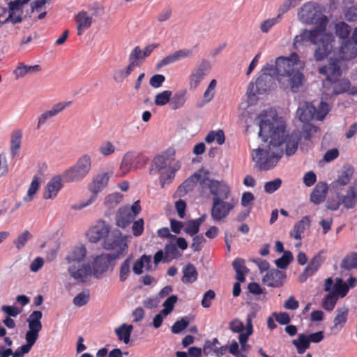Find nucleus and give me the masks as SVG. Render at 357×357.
I'll return each instance as SVG.
<instances>
[{"label":"nucleus","mask_w":357,"mask_h":357,"mask_svg":"<svg viewBox=\"0 0 357 357\" xmlns=\"http://www.w3.org/2000/svg\"><path fill=\"white\" fill-rule=\"evenodd\" d=\"M258 119L259 137L264 142L270 139L268 146L252 151V160L261 171L273 169L282 157L284 150L287 156L294 155L298 149L299 141L310 140L317 130L316 126L308 122L303 123L301 132L294 131L287 135L284 121L271 109L261 112Z\"/></svg>","instance_id":"f257e3e1"},{"label":"nucleus","mask_w":357,"mask_h":357,"mask_svg":"<svg viewBox=\"0 0 357 357\" xmlns=\"http://www.w3.org/2000/svg\"><path fill=\"white\" fill-rule=\"evenodd\" d=\"M299 61L298 55L292 53L288 57H278L275 64L267 63L262 69V75L257 79L255 83L249 84L247 93L249 96H255L271 90L275 84L273 75L278 77L279 82H287L291 92H298L305 80L303 71L298 67Z\"/></svg>","instance_id":"f03ea898"},{"label":"nucleus","mask_w":357,"mask_h":357,"mask_svg":"<svg viewBox=\"0 0 357 357\" xmlns=\"http://www.w3.org/2000/svg\"><path fill=\"white\" fill-rule=\"evenodd\" d=\"M203 184L208 189V195L213 196L211 218L215 222L224 220L237 206L238 199L231 196L230 186L223 181H206Z\"/></svg>","instance_id":"7ed1b4c3"},{"label":"nucleus","mask_w":357,"mask_h":357,"mask_svg":"<svg viewBox=\"0 0 357 357\" xmlns=\"http://www.w3.org/2000/svg\"><path fill=\"white\" fill-rule=\"evenodd\" d=\"M87 249L83 244L73 247L63 258L69 277L78 284L86 282L91 276V266L86 261Z\"/></svg>","instance_id":"20e7f679"},{"label":"nucleus","mask_w":357,"mask_h":357,"mask_svg":"<svg viewBox=\"0 0 357 357\" xmlns=\"http://www.w3.org/2000/svg\"><path fill=\"white\" fill-rule=\"evenodd\" d=\"M42 317L43 313L38 310H35L30 314L26 319L29 329L25 333L26 343L19 347L15 352L13 351L12 357H23L24 354L31 351L38 340L39 333L42 330Z\"/></svg>","instance_id":"39448f33"},{"label":"nucleus","mask_w":357,"mask_h":357,"mask_svg":"<svg viewBox=\"0 0 357 357\" xmlns=\"http://www.w3.org/2000/svg\"><path fill=\"white\" fill-rule=\"evenodd\" d=\"M92 160L89 155L84 154L79 157L77 162L62 174L66 182H79L82 181L91 172Z\"/></svg>","instance_id":"423d86ee"},{"label":"nucleus","mask_w":357,"mask_h":357,"mask_svg":"<svg viewBox=\"0 0 357 357\" xmlns=\"http://www.w3.org/2000/svg\"><path fill=\"white\" fill-rule=\"evenodd\" d=\"M127 236H122L121 232L119 229L109 230L102 245L104 249L112 250L114 254V258H118L123 255L128 248L126 243Z\"/></svg>","instance_id":"0eeeda50"},{"label":"nucleus","mask_w":357,"mask_h":357,"mask_svg":"<svg viewBox=\"0 0 357 357\" xmlns=\"http://www.w3.org/2000/svg\"><path fill=\"white\" fill-rule=\"evenodd\" d=\"M328 23L326 17L321 18L320 24L317 27L312 29H303L300 34L295 36L294 40V46L298 48L300 45H303L306 43H310L313 45H317L318 40L324 35L326 30V26Z\"/></svg>","instance_id":"6e6552de"},{"label":"nucleus","mask_w":357,"mask_h":357,"mask_svg":"<svg viewBox=\"0 0 357 357\" xmlns=\"http://www.w3.org/2000/svg\"><path fill=\"white\" fill-rule=\"evenodd\" d=\"M216 181L213 178H208L206 174L202 175V173L197 172L194 174L192 176L188 178L184 181L182 184L179 185L177 190V193L180 197L185 196L188 192L192 191L196 184H199V192L202 196L208 195V189L204 188V181Z\"/></svg>","instance_id":"1a4fd4ad"},{"label":"nucleus","mask_w":357,"mask_h":357,"mask_svg":"<svg viewBox=\"0 0 357 357\" xmlns=\"http://www.w3.org/2000/svg\"><path fill=\"white\" fill-rule=\"evenodd\" d=\"M140 211L141 206L139 201L134 202L131 207H121L115 216L116 225L121 228L127 227L132 222Z\"/></svg>","instance_id":"9d476101"},{"label":"nucleus","mask_w":357,"mask_h":357,"mask_svg":"<svg viewBox=\"0 0 357 357\" xmlns=\"http://www.w3.org/2000/svg\"><path fill=\"white\" fill-rule=\"evenodd\" d=\"M335 59L349 61L357 56V27L354 29L350 40L341 41Z\"/></svg>","instance_id":"9b49d317"},{"label":"nucleus","mask_w":357,"mask_h":357,"mask_svg":"<svg viewBox=\"0 0 357 357\" xmlns=\"http://www.w3.org/2000/svg\"><path fill=\"white\" fill-rule=\"evenodd\" d=\"M110 176L109 173H101L93 178L92 183L89 185V189L92 195L89 199L80 204L79 208H84L96 201L98 194L107 186Z\"/></svg>","instance_id":"f8f14e48"},{"label":"nucleus","mask_w":357,"mask_h":357,"mask_svg":"<svg viewBox=\"0 0 357 357\" xmlns=\"http://www.w3.org/2000/svg\"><path fill=\"white\" fill-rule=\"evenodd\" d=\"M211 69V63L203 59L191 71L188 77L189 87L191 90L196 89L204 77L208 75Z\"/></svg>","instance_id":"ddd939ff"},{"label":"nucleus","mask_w":357,"mask_h":357,"mask_svg":"<svg viewBox=\"0 0 357 357\" xmlns=\"http://www.w3.org/2000/svg\"><path fill=\"white\" fill-rule=\"evenodd\" d=\"M334 36L331 33H324L317 41V47L314 52V59L316 61L324 60L331 52Z\"/></svg>","instance_id":"4468645a"},{"label":"nucleus","mask_w":357,"mask_h":357,"mask_svg":"<svg viewBox=\"0 0 357 357\" xmlns=\"http://www.w3.org/2000/svg\"><path fill=\"white\" fill-rule=\"evenodd\" d=\"M111 254H102L95 257L91 267V275L100 279L109 270L112 261L116 259Z\"/></svg>","instance_id":"2eb2a0df"},{"label":"nucleus","mask_w":357,"mask_h":357,"mask_svg":"<svg viewBox=\"0 0 357 357\" xmlns=\"http://www.w3.org/2000/svg\"><path fill=\"white\" fill-rule=\"evenodd\" d=\"M299 20L305 24H320L321 18L326 17L321 15L312 3H305L298 12Z\"/></svg>","instance_id":"dca6fc26"},{"label":"nucleus","mask_w":357,"mask_h":357,"mask_svg":"<svg viewBox=\"0 0 357 357\" xmlns=\"http://www.w3.org/2000/svg\"><path fill=\"white\" fill-rule=\"evenodd\" d=\"M110 230L109 225L103 220L98 221L86 232V236L91 243H97L101 239L104 241Z\"/></svg>","instance_id":"f3484780"},{"label":"nucleus","mask_w":357,"mask_h":357,"mask_svg":"<svg viewBox=\"0 0 357 357\" xmlns=\"http://www.w3.org/2000/svg\"><path fill=\"white\" fill-rule=\"evenodd\" d=\"M30 0H14L8 3V16L4 22H11L13 24H18L22 21V6L28 3Z\"/></svg>","instance_id":"a211bd4d"},{"label":"nucleus","mask_w":357,"mask_h":357,"mask_svg":"<svg viewBox=\"0 0 357 357\" xmlns=\"http://www.w3.org/2000/svg\"><path fill=\"white\" fill-rule=\"evenodd\" d=\"M340 59H335L331 58L330 62L328 66H324L319 69V72L321 75L326 76V79L331 82H335V79L341 75V68L339 63Z\"/></svg>","instance_id":"6ab92c4d"},{"label":"nucleus","mask_w":357,"mask_h":357,"mask_svg":"<svg viewBox=\"0 0 357 357\" xmlns=\"http://www.w3.org/2000/svg\"><path fill=\"white\" fill-rule=\"evenodd\" d=\"M286 278L284 272L278 269H271L265 274L262 279L264 284L271 287H281Z\"/></svg>","instance_id":"aec40b11"},{"label":"nucleus","mask_w":357,"mask_h":357,"mask_svg":"<svg viewBox=\"0 0 357 357\" xmlns=\"http://www.w3.org/2000/svg\"><path fill=\"white\" fill-rule=\"evenodd\" d=\"M70 104V102H58L53 105V107L50 109L45 111L42 113L38 119L37 123V128L39 129L43 126L47 121L50 119L56 116L61 112H62L67 106Z\"/></svg>","instance_id":"412c9836"},{"label":"nucleus","mask_w":357,"mask_h":357,"mask_svg":"<svg viewBox=\"0 0 357 357\" xmlns=\"http://www.w3.org/2000/svg\"><path fill=\"white\" fill-rule=\"evenodd\" d=\"M75 21L77 24V35L81 36L91 26L93 19L86 11L82 10L75 15Z\"/></svg>","instance_id":"4be33fe9"},{"label":"nucleus","mask_w":357,"mask_h":357,"mask_svg":"<svg viewBox=\"0 0 357 357\" xmlns=\"http://www.w3.org/2000/svg\"><path fill=\"white\" fill-rule=\"evenodd\" d=\"M341 203L346 209H352L357 204V180L350 185L346 194L341 197Z\"/></svg>","instance_id":"5701e85b"},{"label":"nucleus","mask_w":357,"mask_h":357,"mask_svg":"<svg viewBox=\"0 0 357 357\" xmlns=\"http://www.w3.org/2000/svg\"><path fill=\"white\" fill-rule=\"evenodd\" d=\"M296 114L301 122L308 123L315 117V107L310 102H305L299 106Z\"/></svg>","instance_id":"b1692460"},{"label":"nucleus","mask_w":357,"mask_h":357,"mask_svg":"<svg viewBox=\"0 0 357 357\" xmlns=\"http://www.w3.org/2000/svg\"><path fill=\"white\" fill-rule=\"evenodd\" d=\"M61 178L59 176L53 177L46 185L43 197L45 199L54 198L61 189Z\"/></svg>","instance_id":"393cba45"},{"label":"nucleus","mask_w":357,"mask_h":357,"mask_svg":"<svg viewBox=\"0 0 357 357\" xmlns=\"http://www.w3.org/2000/svg\"><path fill=\"white\" fill-rule=\"evenodd\" d=\"M328 185L326 183L319 182L310 195V200L315 204H320L326 199Z\"/></svg>","instance_id":"a878e982"},{"label":"nucleus","mask_w":357,"mask_h":357,"mask_svg":"<svg viewBox=\"0 0 357 357\" xmlns=\"http://www.w3.org/2000/svg\"><path fill=\"white\" fill-rule=\"evenodd\" d=\"M42 68L40 65L28 66L24 63H19L13 70V74L16 79L24 77L27 74H34L41 71Z\"/></svg>","instance_id":"bb28decb"},{"label":"nucleus","mask_w":357,"mask_h":357,"mask_svg":"<svg viewBox=\"0 0 357 357\" xmlns=\"http://www.w3.org/2000/svg\"><path fill=\"white\" fill-rule=\"evenodd\" d=\"M187 101V90L185 89L179 90L170 97L169 107L176 110L183 107Z\"/></svg>","instance_id":"cd10ccee"},{"label":"nucleus","mask_w":357,"mask_h":357,"mask_svg":"<svg viewBox=\"0 0 357 357\" xmlns=\"http://www.w3.org/2000/svg\"><path fill=\"white\" fill-rule=\"evenodd\" d=\"M169 167H172L169 160L165 155H158L153 160L149 173L150 174H156L163 169L169 168Z\"/></svg>","instance_id":"c85d7f7f"},{"label":"nucleus","mask_w":357,"mask_h":357,"mask_svg":"<svg viewBox=\"0 0 357 357\" xmlns=\"http://www.w3.org/2000/svg\"><path fill=\"white\" fill-rule=\"evenodd\" d=\"M181 167V165L177 162L173 167H169L165 172L160 173V183L163 188L167 185L170 184L175 177V173Z\"/></svg>","instance_id":"c756f323"},{"label":"nucleus","mask_w":357,"mask_h":357,"mask_svg":"<svg viewBox=\"0 0 357 357\" xmlns=\"http://www.w3.org/2000/svg\"><path fill=\"white\" fill-rule=\"evenodd\" d=\"M183 277L181 280L183 283H193L198 278V272L194 264L189 263L182 268Z\"/></svg>","instance_id":"7c9ffc66"},{"label":"nucleus","mask_w":357,"mask_h":357,"mask_svg":"<svg viewBox=\"0 0 357 357\" xmlns=\"http://www.w3.org/2000/svg\"><path fill=\"white\" fill-rule=\"evenodd\" d=\"M22 131L21 130H15L10 135V153L13 158L18 153L22 140Z\"/></svg>","instance_id":"2f4dec72"},{"label":"nucleus","mask_w":357,"mask_h":357,"mask_svg":"<svg viewBox=\"0 0 357 357\" xmlns=\"http://www.w3.org/2000/svg\"><path fill=\"white\" fill-rule=\"evenodd\" d=\"M132 169H135L133 152H127L124 154L120 164L121 176L126 175Z\"/></svg>","instance_id":"473e14b6"},{"label":"nucleus","mask_w":357,"mask_h":357,"mask_svg":"<svg viewBox=\"0 0 357 357\" xmlns=\"http://www.w3.org/2000/svg\"><path fill=\"white\" fill-rule=\"evenodd\" d=\"M232 266L236 273V279L240 282H243L245 280V274L248 272L245 260L241 258H236L232 262Z\"/></svg>","instance_id":"72a5a7b5"},{"label":"nucleus","mask_w":357,"mask_h":357,"mask_svg":"<svg viewBox=\"0 0 357 357\" xmlns=\"http://www.w3.org/2000/svg\"><path fill=\"white\" fill-rule=\"evenodd\" d=\"M310 225V219L308 216H304L302 219L296 222L294 226L293 231L291 234L295 239H301V234L304 232L305 229Z\"/></svg>","instance_id":"f704fd0d"},{"label":"nucleus","mask_w":357,"mask_h":357,"mask_svg":"<svg viewBox=\"0 0 357 357\" xmlns=\"http://www.w3.org/2000/svg\"><path fill=\"white\" fill-rule=\"evenodd\" d=\"M132 329L133 326L132 325L123 324L115 329V333L120 341L123 342L125 344H128L130 342Z\"/></svg>","instance_id":"c9c22d12"},{"label":"nucleus","mask_w":357,"mask_h":357,"mask_svg":"<svg viewBox=\"0 0 357 357\" xmlns=\"http://www.w3.org/2000/svg\"><path fill=\"white\" fill-rule=\"evenodd\" d=\"M144 59L145 57H144L142 51L141 50L140 47L139 46H136L129 55L128 65L135 69V67L139 66L143 63Z\"/></svg>","instance_id":"e433bc0d"},{"label":"nucleus","mask_w":357,"mask_h":357,"mask_svg":"<svg viewBox=\"0 0 357 357\" xmlns=\"http://www.w3.org/2000/svg\"><path fill=\"white\" fill-rule=\"evenodd\" d=\"M292 344L301 354H303L310 345L307 336L304 333L299 334L298 338L292 341Z\"/></svg>","instance_id":"4c0bfd02"},{"label":"nucleus","mask_w":357,"mask_h":357,"mask_svg":"<svg viewBox=\"0 0 357 357\" xmlns=\"http://www.w3.org/2000/svg\"><path fill=\"white\" fill-rule=\"evenodd\" d=\"M354 173V169L351 165H347L343 167V170L342 174L339 176L337 182L340 185H347Z\"/></svg>","instance_id":"58836bf2"},{"label":"nucleus","mask_w":357,"mask_h":357,"mask_svg":"<svg viewBox=\"0 0 357 357\" xmlns=\"http://www.w3.org/2000/svg\"><path fill=\"white\" fill-rule=\"evenodd\" d=\"M351 33V27L345 22H341L335 26V33L342 41L345 40H350L349 36Z\"/></svg>","instance_id":"ea45409f"},{"label":"nucleus","mask_w":357,"mask_h":357,"mask_svg":"<svg viewBox=\"0 0 357 357\" xmlns=\"http://www.w3.org/2000/svg\"><path fill=\"white\" fill-rule=\"evenodd\" d=\"M90 299V291L88 289H85L75 296L73 300L74 305L81 307L86 305Z\"/></svg>","instance_id":"a19ab883"},{"label":"nucleus","mask_w":357,"mask_h":357,"mask_svg":"<svg viewBox=\"0 0 357 357\" xmlns=\"http://www.w3.org/2000/svg\"><path fill=\"white\" fill-rule=\"evenodd\" d=\"M40 188V183L38 178L34 176L28 188L26 196L23 197V201L28 203L33 200L34 195L37 192Z\"/></svg>","instance_id":"79ce46f5"},{"label":"nucleus","mask_w":357,"mask_h":357,"mask_svg":"<svg viewBox=\"0 0 357 357\" xmlns=\"http://www.w3.org/2000/svg\"><path fill=\"white\" fill-rule=\"evenodd\" d=\"M341 267L346 270L357 268V253L347 255L341 262Z\"/></svg>","instance_id":"37998d69"},{"label":"nucleus","mask_w":357,"mask_h":357,"mask_svg":"<svg viewBox=\"0 0 357 357\" xmlns=\"http://www.w3.org/2000/svg\"><path fill=\"white\" fill-rule=\"evenodd\" d=\"M216 85L217 82L215 79H213L210 82L206 90L204 93L203 102L202 104L198 105L199 107H202L206 103H208L212 100L215 96V89L216 87Z\"/></svg>","instance_id":"c03bdc74"},{"label":"nucleus","mask_w":357,"mask_h":357,"mask_svg":"<svg viewBox=\"0 0 357 357\" xmlns=\"http://www.w3.org/2000/svg\"><path fill=\"white\" fill-rule=\"evenodd\" d=\"M348 315V309L346 307L337 310V315L334 319V326L337 328H342L347 321Z\"/></svg>","instance_id":"a18cd8bd"},{"label":"nucleus","mask_w":357,"mask_h":357,"mask_svg":"<svg viewBox=\"0 0 357 357\" xmlns=\"http://www.w3.org/2000/svg\"><path fill=\"white\" fill-rule=\"evenodd\" d=\"M351 84L349 79H342L334 83L333 93L335 95L341 94L350 91Z\"/></svg>","instance_id":"49530a36"},{"label":"nucleus","mask_w":357,"mask_h":357,"mask_svg":"<svg viewBox=\"0 0 357 357\" xmlns=\"http://www.w3.org/2000/svg\"><path fill=\"white\" fill-rule=\"evenodd\" d=\"M321 252H320L317 255H315L309 264L306 266V272H310L312 275L318 271L322 263L324 262V259L321 256Z\"/></svg>","instance_id":"de8ad7c7"},{"label":"nucleus","mask_w":357,"mask_h":357,"mask_svg":"<svg viewBox=\"0 0 357 357\" xmlns=\"http://www.w3.org/2000/svg\"><path fill=\"white\" fill-rule=\"evenodd\" d=\"M294 257L290 251H284L283 255L275 261L276 266L280 269L286 268L293 261Z\"/></svg>","instance_id":"09e8293b"},{"label":"nucleus","mask_w":357,"mask_h":357,"mask_svg":"<svg viewBox=\"0 0 357 357\" xmlns=\"http://www.w3.org/2000/svg\"><path fill=\"white\" fill-rule=\"evenodd\" d=\"M133 70L134 69L129 65L125 69H118L114 71L113 79L116 82H123V80L128 77Z\"/></svg>","instance_id":"8fccbe9b"},{"label":"nucleus","mask_w":357,"mask_h":357,"mask_svg":"<svg viewBox=\"0 0 357 357\" xmlns=\"http://www.w3.org/2000/svg\"><path fill=\"white\" fill-rule=\"evenodd\" d=\"M150 256L144 255L140 259H137L133 264L132 270L136 275H140L143 272V268L145 264H149L151 262Z\"/></svg>","instance_id":"3c124183"},{"label":"nucleus","mask_w":357,"mask_h":357,"mask_svg":"<svg viewBox=\"0 0 357 357\" xmlns=\"http://www.w3.org/2000/svg\"><path fill=\"white\" fill-rule=\"evenodd\" d=\"M172 95V91L169 90L163 91L162 92L156 94L154 101L155 105L163 106L168 102L169 103Z\"/></svg>","instance_id":"603ef678"},{"label":"nucleus","mask_w":357,"mask_h":357,"mask_svg":"<svg viewBox=\"0 0 357 357\" xmlns=\"http://www.w3.org/2000/svg\"><path fill=\"white\" fill-rule=\"evenodd\" d=\"M190 324V319L188 317H184L180 320L176 321L172 326V332L174 334H178L182 331L188 327Z\"/></svg>","instance_id":"864d4df0"},{"label":"nucleus","mask_w":357,"mask_h":357,"mask_svg":"<svg viewBox=\"0 0 357 357\" xmlns=\"http://www.w3.org/2000/svg\"><path fill=\"white\" fill-rule=\"evenodd\" d=\"M281 18V15H278L277 17L269 18L261 22L260 24V30L263 33H268L273 26L277 24Z\"/></svg>","instance_id":"5fc2aeb1"},{"label":"nucleus","mask_w":357,"mask_h":357,"mask_svg":"<svg viewBox=\"0 0 357 357\" xmlns=\"http://www.w3.org/2000/svg\"><path fill=\"white\" fill-rule=\"evenodd\" d=\"M330 111L329 105L327 102L321 101L317 109L315 108V118L318 121H322Z\"/></svg>","instance_id":"6e6d98bb"},{"label":"nucleus","mask_w":357,"mask_h":357,"mask_svg":"<svg viewBox=\"0 0 357 357\" xmlns=\"http://www.w3.org/2000/svg\"><path fill=\"white\" fill-rule=\"evenodd\" d=\"M282 183V181L279 178L266 182L264 186V191L268 194H272L281 187Z\"/></svg>","instance_id":"4d7b16f0"},{"label":"nucleus","mask_w":357,"mask_h":357,"mask_svg":"<svg viewBox=\"0 0 357 357\" xmlns=\"http://www.w3.org/2000/svg\"><path fill=\"white\" fill-rule=\"evenodd\" d=\"M169 55L173 63L181 59L190 57L192 55V52L188 49H181L173 52Z\"/></svg>","instance_id":"13d9d810"},{"label":"nucleus","mask_w":357,"mask_h":357,"mask_svg":"<svg viewBox=\"0 0 357 357\" xmlns=\"http://www.w3.org/2000/svg\"><path fill=\"white\" fill-rule=\"evenodd\" d=\"M169 55L173 63L181 59L190 57L192 55V52L188 49H181L173 52Z\"/></svg>","instance_id":"bf43d9fd"},{"label":"nucleus","mask_w":357,"mask_h":357,"mask_svg":"<svg viewBox=\"0 0 357 357\" xmlns=\"http://www.w3.org/2000/svg\"><path fill=\"white\" fill-rule=\"evenodd\" d=\"M130 259L128 258L121 264L119 272V280L121 282L126 281L130 273Z\"/></svg>","instance_id":"052dcab7"},{"label":"nucleus","mask_w":357,"mask_h":357,"mask_svg":"<svg viewBox=\"0 0 357 357\" xmlns=\"http://www.w3.org/2000/svg\"><path fill=\"white\" fill-rule=\"evenodd\" d=\"M178 301V296L176 295H172L169 296L163 303L164 309L162 313L165 315L169 314L174 310V305Z\"/></svg>","instance_id":"680f3d73"},{"label":"nucleus","mask_w":357,"mask_h":357,"mask_svg":"<svg viewBox=\"0 0 357 357\" xmlns=\"http://www.w3.org/2000/svg\"><path fill=\"white\" fill-rule=\"evenodd\" d=\"M123 199V195L119 192H114L105 197V204L108 207L117 206Z\"/></svg>","instance_id":"e2e57ef3"},{"label":"nucleus","mask_w":357,"mask_h":357,"mask_svg":"<svg viewBox=\"0 0 357 357\" xmlns=\"http://www.w3.org/2000/svg\"><path fill=\"white\" fill-rule=\"evenodd\" d=\"M337 301V296L335 293L329 294L323 302V307L327 311H331L334 309Z\"/></svg>","instance_id":"0e129e2a"},{"label":"nucleus","mask_w":357,"mask_h":357,"mask_svg":"<svg viewBox=\"0 0 357 357\" xmlns=\"http://www.w3.org/2000/svg\"><path fill=\"white\" fill-rule=\"evenodd\" d=\"M98 150L103 156H109L115 152L116 148L111 142L106 141L100 146Z\"/></svg>","instance_id":"69168bd1"},{"label":"nucleus","mask_w":357,"mask_h":357,"mask_svg":"<svg viewBox=\"0 0 357 357\" xmlns=\"http://www.w3.org/2000/svg\"><path fill=\"white\" fill-rule=\"evenodd\" d=\"M31 237V234L28 231H23L20 235L18 236L17 238L14 241L16 248L18 250L22 249L28 240Z\"/></svg>","instance_id":"338daca9"},{"label":"nucleus","mask_w":357,"mask_h":357,"mask_svg":"<svg viewBox=\"0 0 357 357\" xmlns=\"http://www.w3.org/2000/svg\"><path fill=\"white\" fill-rule=\"evenodd\" d=\"M1 310L8 317H16L21 312L22 310L14 305H2Z\"/></svg>","instance_id":"774afa93"}]
</instances>
